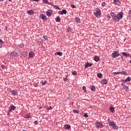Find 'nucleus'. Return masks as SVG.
Wrapping results in <instances>:
<instances>
[{
	"label": "nucleus",
	"instance_id": "obj_1",
	"mask_svg": "<svg viewBox=\"0 0 131 131\" xmlns=\"http://www.w3.org/2000/svg\"><path fill=\"white\" fill-rule=\"evenodd\" d=\"M111 16H112L114 21H115L116 22H119V20H121V19H122L123 17V12H120L117 14H115V13L114 12H111Z\"/></svg>",
	"mask_w": 131,
	"mask_h": 131
},
{
	"label": "nucleus",
	"instance_id": "obj_2",
	"mask_svg": "<svg viewBox=\"0 0 131 131\" xmlns=\"http://www.w3.org/2000/svg\"><path fill=\"white\" fill-rule=\"evenodd\" d=\"M20 55L19 50H15L13 52L10 54L11 57H18Z\"/></svg>",
	"mask_w": 131,
	"mask_h": 131
},
{
	"label": "nucleus",
	"instance_id": "obj_3",
	"mask_svg": "<svg viewBox=\"0 0 131 131\" xmlns=\"http://www.w3.org/2000/svg\"><path fill=\"white\" fill-rule=\"evenodd\" d=\"M107 121L109 123V125H111V126H112L114 129H117L118 128V126L116 125L115 123H114V121H110V119L107 120Z\"/></svg>",
	"mask_w": 131,
	"mask_h": 131
},
{
	"label": "nucleus",
	"instance_id": "obj_4",
	"mask_svg": "<svg viewBox=\"0 0 131 131\" xmlns=\"http://www.w3.org/2000/svg\"><path fill=\"white\" fill-rule=\"evenodd\" d=\"M96 12H94V15L96 17H99V16H101V9L99 8L96 9Z\"/></svg>",
	"mask_w": 131,
	"mask_h": 131
},
{
	"label": "nucleus",
	"instance_id": "obj_5",
	"mask_svg": "<svg viewBox=\"0 0 131 131\" xmlns=\"http://www.w3.org/2000/svg\"><path fill=\"white\" fill-rule=\"evenodd\" d=\"M112 56L113 58H116V57H118L119 56H120V54L118 52L115 51L112 54Z\"/></svg>",
	"mask_w": 131,
	"mask_h": 131
},
{
	"label": "nucleus",
	"instance_id": "obj_6",
	"mask_svg": "<svg viewBox=\"0 0 131 131\" xmlns=\"http://www.w3.org/2000/svg\"><path fill=\"white\" fill-rule=\"evenodd\" d=\"M95 125L98 128H103L104 127V125L100 122L96 123Z\"/></svg>",
	"mask_w": 131,
	"mask_h": 131
},
{
	"label": "nucleus",
	"instance_id": "obj_7",
	"mask_svg": "<svg viewBox=\"0 0 131 131\" xmlns=\"http://www.w3.org/2000/svg\"><path fill=\"white\" fill-rule=\"evenodd\" d=\"M40 18H41L42 20H45V21H47V20H48V18H47V16H46V15L45 14H40Z\"/></svg>",
	"mask_w": 131,
	"mask_h": 131
},
{
	"label": "nucleus",
	"instance_id": "obj_8",
	"mask_svg": "<svg viewBox=\"0 0 131 131\" xmlns=\"http://www.w3.org/2000/svg\"><path fill=\"white\" fill-rule=\"evenodd\" d=\"M58 13L60 15H63V14H64L66 15V14H67V11H66V10L65 9H63L62 10V11H60L58 12Z\"/></svg>",
	"mask_w": 131,
	"mask_h": 131
},
{
	"label": "nucleus",
	"instance_id": "obj_9",
	"mask_svg": "<svg viewBox=\"0 0 131 131\" xmlns=\"http://www.w3.org/2000/svg\"><path fill=\"white\" fill-rule=\"evenodd\" d=\"M46 14L47 16H48V17H51V16L53 15V12L52 10L47 11L46 12Z\"/></svg>",
	"mask_w": 131,
	"mask_h": 131
},
{
	"label": "nucleus",
	"instance_id": "obj_10",
	"mask_svg": "<svg viewBox=\"0 0 131 131\" xmlns=\"http://www.w3.org/2000/svg\"><path fill=\"white\" fill-rule=\"evenodd\" d=\"M12 95L13 96H17L18 95V92H17V90H13L12 92H11Z\"/></svg>",
	"mask_w": 131,
	"mask_h": 131
},
{
	"label": "nucleus",
	"instance_id": "obj_11",
	"mask_svg": "<svg viewBox=\"0 0 131 131\" xmlns=\"http://www.w3.org/2000/svg\"><path fill=\"white\" fill-rule=\"evenodd\" d=\"M29 57L31 59L33 57H34V53L33 52H30L29 53Z\"/></svg>",
	"mask_w": 131,
	"mask_h": 131
},
{
	"label": "nucleus",
	"instance_id": "obj_12",
	"mask_svg": "<svg viewBox=\"0 0 131 131\" xmlns=\"http://www.w3.org/2000/svg\"><path fill=\"white\" fill-rule=\"evenodd\" d=\"M107 83H108V81L106 79H103L101 81V83H102V84H107Z\"/></svg>",
	"mask_w": 131,
	"mask_h": 131
},
{
	"label": "nucleus",
	"instance_id": "obj_13",
	"mask_svg": "<svg viewBox=\"0 0 131 131\" xmlns=\"http://www.w3.org/2000/svg\"><path fill=\"white\" fill-rule=\"evenodd\" d=\"M92 65H93V63H90L89 62H87L85 64V68H88V67H92Z\"/></svg>",
	"mask_w": 131,
	"mask_h": 131
},
{
	"label": "nucleus",
	"instance_id": "obj_14",
	"mask_svg": "<svg viewBox=\"0 0 131 131\" xmlns=\"http://www.w3.org/2000/svg\"><path fill=\"white\" fill-rule=\"evenodd\" d=\"M124 57H129V53H126L125 52H122L121 53Z\"/></svg>",
	"mask_w": 131,
	"mask_h": 131
},
{
	"label": "nucleus",
	"instance_id": "obj_15",
	"mask_svg": "<svg viewBox=\"0 0 131 131\" xmlns=\"http://www.w3.org/2000/svg\"><path fill=\"white\" fill-rule=\"evenodd\" d=\"M114 4H115V5H120V1L119 0H114Z\"/></svg>",
	"mask_w": 131,
	"mask_h": 131
},
{
	"label": "nucleus",
	"instance_id": "obj_16",
	"mask_svg": "<svg viewBox=\"0 0 131 131\" xmlns=\"http://www.w3.org/2000/svg\"><path fill=\"white\" fill-rule=\"evenodd\" d=\"M64 128H66V129H70L71 128V126H70V125H65L64 126Z\"/></svg>",
	"mask_w": 131,
	"mask_h": 131
},
{
	"label": "nucleus",
	"instance_id": "obj_17",
	"mask_svg": "<svg viewBox=\"0 0 131 131\" xmlns=\"http://www.w3.org/2000/svg\"><path fill=\"white\" fill-rule=\"evenodd\" d=\"M27 13L28 14H29V15H33L34 12H33L32 10H28Z\"/></svg>",
	"mask_w": 131,
	"mask_h": 131
},
{
	"label": "nucleus",
	"instance_id": "obj_18",
	"mask_svg": "<svg viewBox=\"0 0 131 131\" xmlns=\"http://www.w3.org/2000/svg\"><path fill=\"white\" fill-rule=\"evenodd\" d=\"M110 111H111V112H112V113H114V112H115V110L114 109V107L111 106L110 108Z\"/></svg>",
	"mask_w": 131,
	"mask_h": 131
},
{
	"label": "nucleus",
	"instance_id": "obj_19",
	"mask_svg": "<svg viewBox=\"0 0 131 131\" xmlns=\"http://www.w3.org/2000/svg\"><path fill=\"white\" fill-rule=\"evenodd\" d=\"M75 21L77 23H79V22H80V18L76 17L75 18Z\"/></svg>",
	"mask_w": 131,
	"mask_h": 131
},
{
	"label": "nucleus",
	"instance_id": "obj_20",
	"mask_svg": "<svg viewBox=\"0 0 131 131\" xmlns=\"http://www.w3.org/2000/svg\"><path fill=\"white\" fill-rule=\"evenodd\" d=\"M94 61H95V62H99V61H100V58L98 56L94 57Z\"/></svg>",
	"mask_w": 131,
	"mask_h": 131
},
{
	"label": "nucleus",
	"instance_id": "obj_21",
	"mask_svg": "<svg viewBox=\"0 0 131 131\" xmlns=\"http://www.w3.org/2000/svg\"><path fill=\"white\" fill-rule=\"evenodd\" d=\"M42 3L43 4H47L48 5H51V3L49 2V1L48 0H42Z\"/></svg>",
	"mask_w": 131,
	"mask_h": 131
},
{
	"label": "nucleus",
	"instance_id": "obj_22",
	"mask_svg": "<svg viewBox=\"0 0 131 131\" xmlns=\"http://www.w3.org/2000/svg\"><path fill=\"white\" fill-rule=\"evenodd\" d=\"M91 90L92 91V92H95L96 91V87L94 85H92L91 87Z\"/></svg>",
	"mask_w": 131,
	"mask_h": 131
},
{
	"label": "nucleus",
	"instance_id": "obj_23",
	"mask_svg": "<svg viewBox=\"0 0 131 131\" xmlns=\"http://www.w3.org/2000/svg\"><path fill=\"white\" fill-rule=\"evenodd\" d=\"M53 7H54V8L56 9V10H61V8L59 7L58 6L53 5Z\"/></svg>",
	"mask_w": 131,
	"mask_h": 131
},
{
	"label": "nucleus",
	"instance_id": "obj_24",
	"mask_svg": "<svg viewBox=\"0 0 131 131\" xmlns=\"http://www.w3.org/2000/svg\"><path fill=\"white\" fill-rule=\"evenodd\" d=\"M55 55H57L58 56H60L61 57V56H62V55H63V53L60 52H56L55 53Z\"/></svg>",
	"mask_w": 131,
	"mask_h": 131
},
{
	"label": "nucleus",
	"instance_id": "obj_25",
	"mask_svg": "<svg viewBox=\"0 0 131 131\" xmlns=\"http://www.w3.org/2000/svg\"><path fill=\"white\" fill-rule=\"evenodd\" d=\"M46 109H47V110H48V111H50V110H52V109H53V107H52V106H47L46 107Z\"/></svg>",
	"mask_w": 131,
	"mask_h": 131
},
{
	"label": "nucleus",
	"instance_id": "obj_26",
	"mask_svg": "<svg viewBox=\"0 0 131 131\" xmlns=\"http://www.w3.org/2000/svg\"><path fill=\"white\" fill-rule=\"evenodd\" d=\"M10 108L12 110H15V109H16V106H14L13 104H11Z\"/></svg>",
	"mask_w": 131,
	"mask_h": 131
},
{
	"label": "nucleus",
	"instance_id": "obj_27",
	"mask_svg": "<svg viewBox=\"0 0 131 131\" xmlns=\"http://www.w3.org/2000/svg\"><path fill=\"white\" fill-rule=\"evenodd\" d=\"M102 76H103V75L102 74V73H99L97 74V77H98V78H101Z\"/></svg>",
	"mask_w": 131,
	"mask_h": 131
},
{
	"label": "nucleus",
	"instance_id": "obj_28",
	"mask_svg": "<svg viewBox=\"0 0 131 131\" xmlns=\"http://www.w3.org/2000/svg\"><path fill=\"white\" fill-rule=\"evenodd\" d=\"M121 74H122L123 75H127V73L125 71H122L121 72Z\"/></svg>",
	"mask_w": 131,
	"mask_h": 131
},
{
	"label": "nucleus",
	"instance_id": "obj_29",
	"mask_svg": "<svg viewBox=\"0 0 131 131\" xmlns=\"http://www.w3.org/2000/svg\"><path fill=\"white\" fill-rule=\"evenodd\" d=\"M123 89L125 90L126 92H128V87H127V86L126 85L124 86Z\"/></svg>",
	"mask_w": 131,
	"mask_h": 131
},
{
	"label": "nucleus",
	"instance_id": "obj_30",
	"mask_svg": "<svg viewBox=\"0 0 131 131\" xmlns=\"http://www.w3.org/2000/svg\"><path fill=\"white\" fill-rule=\"evenodd\" d=\"M22 55L23 56V57H27V52H24L23 53Z\"/></svg>",
	"mask_w": 131,
	"mask_h": 131
},
{
	"label": "nucleus",
	"instance_id": "obj_31",
	"mask_svg": "<svg viewBox=\"0 0 131 131\" xmlns=\"http://www.w3.org/2000/svg\"><path fill=\"white\" fill-rule=\"evenodd\" d=\"M55 20L56 22H60V21H61V18H60L59 17H57L55 18Z\"/></svg>",
	"mask_w": 131,
	"mask_h": 131
},
{
	"label": "nucleus",
	"instance_id": "obj_32",
	"mask_svg": "<svg viewBox=\"0 0 131 131\" xmlns=\"http://www.w3.org/2000/svg\"><path fill=\"white\" fill-rule=\"evenodd\" d=\"M130 77H127V78L125 80V81H130Z\"/></svg>",
	"mask_w": 131,
	"mask_h": 131
},
{
	"label": "nucleus",
	"instance_id": "obj_33",
	"mask_svg": "<svg viewBox=\"0 0 131 131\" xmlns=\"http://www.w3.org/2000/svg\"><path fill=\"white\" fill-rule=\"evenodd\" d=\"M72 74H73V75H77V72H76L75 71H74L72 72Z\"/></svg>",
	"mask_w": 131,
	"mask_h": 131
},
{
	"label": "nucleus",
	"instance_id": "obj_34",
	"mask_svg": "<svg viewBox=\"0 0 131 131\" xmlns=\"http://www.w3.org/2000/svg\"><path fill=\"white\" fill-rule=\"evenodd\" d=\"M114 75H117V74H121V72H114Z\"/></svg>",
	"mask_w": 131,
	"mask_h": 131
},
{
	"label": "nucleus",
	"instance_id": "obj_35",
	"mask_svg": "<svg viewBox=\"0 0 131 131\" xmlns=\"http://www.w3.org/2000/svg\"><path fill=\"white\" fill-rule=\"evenodd\" d=\"M41 83L42 85H46V84H47V81H45V82H41Z\"/></svg>",
	"mask_w": 131,
	"mask_h": 131
},
{
	"label": "nucleus",
	"instance_id": "obj_36",
	"mask_svg": "<svg viewBox=\"0 0 131 131\" xmlns=\"http://www.w3.org/2000/svg\"><path fill=\"white\" fill-rule=\"evenodd\" d=\"M73 112H74V113H77L78 114V113H79V111L76 110H74L73 111Z\"/></svg>",
	"mask_w": 131,
	"mask_h": 131
},
{
	"label": "nucleus",
	"instance_id": "obj_37",
	"mask_svg": "<svg viewBox=\"0 0 131 131\" xmlns=\"http://www.w3.org/2000/svg\"><path fill=\"white\" fill-rule=\"evenodd\" d=\"M1 67L2 69H6V67L4 64H1Z\"/></svg>",
	"mask_w": 131,
	"mask_h": 131
},
{
	"label": "nucleus",
	"instance_id": "obj_38",
	"mask_svg": "<svg viewBox=\"0 0 131 131\" xmlns=\"http://www.w3.org/2000/svg\"><path fill=\"white\" fill-rule=\"evenodd\" d=\"M71 7L72 8V9H75V8H76L75 5H74L73 4L71 5Z\"/></svg>",
	"mask_w": 131,
	"mask_h": 131
},
{
	"label": "nucleus",
	"instance_id": "obj_39",
	"mask_svg": "<svg viewBox=\"0 0 131 131\" xmlns=\"http://www.w3.org/2000/svg\"><path fill=\"white\" fill-rule=\"evenodd\" d=\"M86 88H85V86H83V87H82V90H83V91H85V92H86Z\"/></svg>",
	"mask_w": 131,
	"mask_h": 131
},
{
	"label": "nucleus",
	"instance_id": "obj_40",
	"mask_svg": "<svg viewBox=\"0 0 131 131\" xmlns=\"http://www.w3.org/2000/svg\"><path fill=\"white\" fill-rule=\"evenodd\" d=\"M13 110H11V108H10L9 109L8 112V114H9V113H11V112H12Z\"/></svg>",
	"mask_w": 131,
	"mask_h": 131
},
{
	"label": "nucleus",
	"instance_id": "obj_41",
	"mask_svg": "<svg viewBox=\"0 0 131 131\" xmlns=\"http://www.w3.org/2000/svg\"><path fill=\"white\" fill-rule=\"evenodd\" d=\"M43 38L45 40H48V37L47 36H43Z\"/></svg>",
	"mask_w": 131,
	"mask_h": 131
},
{
	"label": "nucleus",
	"instance_id": "obj_42",
	"mask_svg": "<svg viewBox=\"0 0 131 131\" xmlns=\"http://www.w3.org/2000/svg\"><path fill=\"white\" fill-rule=\"evenodd\" d=\"M34 123L36 125H37V124H38V122H37V121H35Z\"/></svg>",
	"mask_w": 131,
	"mask_h": 131
},
{
	"label": "nucleus",
	"instance_id": "obj_43",
	"mask_svg": "<svg viewBox=\"0 0 131 131\" xmlns=\"http://www.w3.org/2000/svg\"><path fill=\"white\" fill-rule=\"evenodd\" d=\"M84 117H85L86 118H88V117H89V115H88V114H84Z\"/></svg>",
	"mask_w": 131,
	"mask_h": 131
},
{
	"label": "nucleus",
	"instance_id": "obj_44",
	"mask_svg": "<svg viewBox=\"0 0 131 131\" xmlns=\"http://www.w3.org/2000/svg\"><path fill=\"white\" fill-rule=\"evenodd\" d=\"M26 118H30V116H29V115H27L26 116Z\"/></svg>",
	"mask_w": 131,
	"mask_h": 131
},
{
	"label": "nucleus",
	"instance_id": "obj_45",
	"mask_svg": "<svg viewBox=\"0 0 131 131\" xmlns=\"http://www.w3.org/2000/svg\"><path fill=\"white\" fill-rule=\"evenodd\" d=\"M0 42H1V43H2V45H3V43H5V42L3 41V40H2L1 39H0Z\"/></svg>",
	"mask_w": 131,
	"mask_h": 131
},
{
	"label": "nucleus",
	"instance_id": "obj_46",
	"mask_svg": "<svg viewBox=\"0 0 131 131\" xmlns=\"http://www.w3.org/2000/svg\"><path fill=\"white\" fill-rule=\"evenodd\" d=\"M23 47H24V45H23V44H20L19 45V48H23Z\"/></svg>",
	"mask_w": 131,
	"mask_h": 131
},
{
	"label": "nucleus",
	"instance_id": "obj_47",
	"mask_svg": "<svg viewBox=\"0 0 131 131\" xmlns=\"http://www.w3.org/2000/svg\"><path fill=\"white\" fill-rule=\"evenodd\" d=\"M105 5H106V3H102V7H105Z\"/></svg>",
	"mask_w": 131,
	"mask_h": 131
},
{
	"label": "nucleus",
	"instance_id": "obj_48",
	"mask_svg": "<svg viewBox=\"0 0 131 131\" xmlns=\"http://www.w3.org/2000/svg\"><path fill=\"white\" fill-rule=\"evenodd\" d=\"M129 16L131 17V10L129 11Z\"/></svg>",
	"mask_w": 131,
	"mask_h": 131
},
{
	"label": "nucleus",
	"instance_id": "obj_49",
	"mask_svg": "<svg viewBox=\"0 0 131 131\" xmlns=\"http://www.w3.org/2000/svg\"><path fill=\"white\" fill-rule=\"evenodd\" d=\"M64 81H67V78H65L63 79Z\"/></svg>",
	"mask_w": 131,
	"mask_h": 131
},
{
	"label": "nucleus",
	"instance_id": "obj_50",
	"mask_svg": "<svg viewBox=\"0 0 131 131\" xmlns=\"http://www.w3.org/2000/svg\"><path fill=\"white\" fill-rule=\"evenodd\" d=\"M121 58H122V61H124V59H123V57L122 56H121Z\"/></svg>",
	"mask_w": 131,
	"mask_h": 131
},
{
	"label": "nucleus",
	"instance_id": "obj_51",
	"mask_svg": "<svg viewBox=\"0 0 131 131\" xmlns=\"http://www.w3.org/2000/svg\"><path fill=\"white\" fill-rule=\"evenodd\" d=\"M121 58H122V61H124V59H123V57L122 56H121Z\"/></svg>",
	"mask_w": 131,
	"mask_h": 131
},
{
	"label": "nucleus",
	"instance_id": "obj_52",
	"mask_svg": "<svg viewBox=\"0 0 131 131\" xmlns=\"http://www.w3.org/2000/svg\"><path fill=\"white\" fill-rule=\"evenodd\" d=\"M107 18H108V19H110V18H111V16H110V15H108Z\"/></svg>",
	"mask_w": 131,
	"mask_h": 131
},
{
	"label": "nucleus",
	"instance_id": "obj_53",
	"mask_svg": "<svg viewBox=\"0 0 131 131\" xmlns=\"http://www.w3.org/2000/svg\"><path fill=\"white\" fill-rule=\"evenodd\" d=\"M2 47H3V44L2 43H0V49H1V48H2Z\"/></svg>",
	"mask_w": 131,
	"mask_h": 131
},
{
	"label": "nucleus",
	"instance_id": "obj_54",
	"mask_svg": "<svg viewBox=\"0 0 131 131\" xmlns=\"http://www.w3.org/2000/svg\"><path fill=\"white\" fill-rule=\"evenodd\" d=\"M34 2H38L39 0H32Z\"/></svg>",
	"mask_w": 131,
	"mask_h": 131
},
{
	"label": "nucleus",
	"instance_id": "obj_55",
	"mask_svg": "<svg viewBox=\"0 0 131 131\" xmlns=\"http://www.w3.org/2000/svg\"><path fill=\"white\" fill-rule=\"evenodd\" d=\"M68 31H69L70 30H71V29H68Z\"/></svg>",
	"mask_w": 131,
	"mask_h": 131
},
{
	"label": "nucleus",
	"instance_id": "obj_56",
	"mask_svg": "<svg viewBox=\"0 0 131 131\" xmlns=\"http://www.w3.org/2000/svg\"><path fill=\"white\" fill-rule=\"evenodd\" d=\"M129 63H130V64H131V60L129 61Z\"/></svg>",
	"mask_w": 131,
	"mask_h": 131
},
{
	"label": "nucleus",
	"instance_id": "obj_57",
	"mask_svg": "<svg viewBox=\"0 0 131 131\" xmlns=\"http://www.w3.org/2000/svg\"><path fill=\"white\" fill-rule=\"evenodd\" d=\"M5 0H0V2H4Z\"/></svg>",
	"mask_w": 131,
	"mask_h": 131
},
{
	"label": "nucleus",
	"instance_id": "obj_58",
	"mask_svg": "<svg viewBox=\"0 0 131 131\" xmlns=\"http://www.w3.org/2000/svg\"><path fill=\"white\" fill-rule=\"evenodd\" d=\"M41 108H42L41 107H39V109H41Z\"/></svg>",
	"mask_w": 131,
	"mask_h": 131
},
{
	"label": "nucleus",
	"instance_id": "obj_59",
	"mask_svg": "<svg viewBox=\"0 0 131 131\" xmlns=\"http://www.w3.org/2000/svg\"><path fill=\"white\" fill-rule=\"evenodd\" d=\"M23 131H27V130H23Z\"/></svg>",
	"mask_w": 131,
	"mask_h": 131
},
{
	"label": "nucleus",
	"instance_id": "obj_60",
	"mask_svg": "<svg viewBox=\"0 0 131 131\" xmlns=\"http://www.w3.org/2000/svg\"><path fill=\"white\" fill-rule=\"evenodd\" d=\"M12 0H9V2H11Z\"/></svg>",
	"mask_w": 131,
	"mask_h": 131
},
{
	"label": "nucleus",
	"instance_id": "obj_61",
	"mask_svg": "<svg viewBox=\"0 0 131 131\" xmlns=\"http://www.w3.org/2000/svg\"><path fill=\"white\" fill-rule=\"evenodd\" d=\"M0 70H1V68H0Z\"/></svg>",
	"mask_w": 131,
	"mask_h": 131
}]
</instances>
